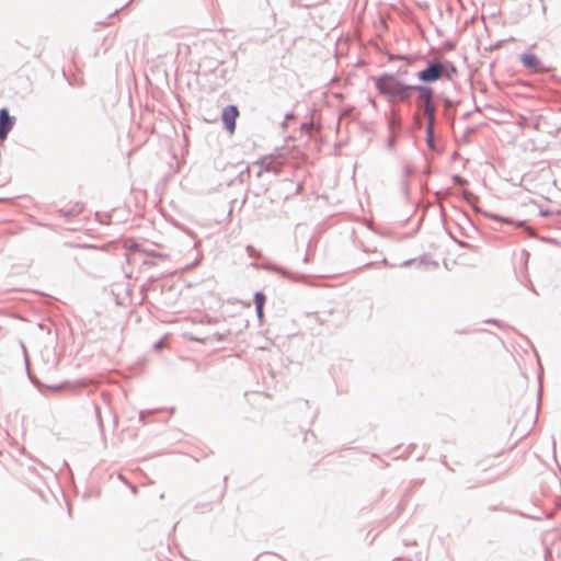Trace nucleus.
<instances>
[{
	"mask_svg": "<svg viewBox=\"0 0 561 561\" xmlns=\"http://www.w3.org/2000/svg\"><path fill=\"white\" fill-rule=\"evenodd\" d=\"M301 154V149L298 146L277 148L274 153L264 156L254 162V165L260 168L256 176L260 178L263 171L277 174L280 172L282 165L298 160Z\"/></svg>",
	"mask_w": 561,
	"mask_h": 561,
	"instance_id": "f257e3e1",
	"label": "nucleus"
},
{
	"mask_svg": "<svg viewBox=\"0 0 561 561\" xmlns=\"http://www.w3.org/2000/svg\"><path fill=\"white\" fill-rule=\"evenodd\" d=\"M377 90L385 95L389 102H404L410 98L413 85H408L397 79L393 75H382L374 79Z\"/></svg>",
	"mask_w": 561,
	"mask_h": 561,
	"instance_id": "f03ea898",
	"label": "nucleus"
},
{
	"mask_svg": "<svg viewBox=\"0 0 561 561\" xmlns=\"http://www.w3.org/2000/svg\"><path fill=\"white\" fill-rule=\"evenodd\" d=\"M190 142H170L164 159L168 161L169 171L163 175V180L169 181L174 174L181 171L185 164V157L188 153Z\"/></svg>",
	"mask_w": 561,
	"mask_h": 561,
	"instance_id": "7ed1b4c3",
	"label": "nucleus"
},
{
	"mask_svg": "<svg viewBox=\"0 0 561 561\" xmlns=\"http://www.w3.org/2000/svg\"><path fill=\"white\" fill-rule=\"evenodd\" d=\"M26 371L30 381L41 391L44 392V390H50L54 392H60V391H76L78 389H81L85 386L84 380H77V381H62L56 385H45L28 368V364L26 363Z\"/></svg>",
	"mask_w": 561,
	"mask_h": 561,
	"instance_id": "20e7f679",
	"label": "nucleus"
},
{
	"mask_svg": "<svg viewBox=\"0 0 561 561\" xmlns=\"http://www.w3.org/2000/svg\"><path fill=\"white\" fill-rule=\"evenodd\" d=\"M251 266H253L255 268H261V270H264L267 272L276 273L279 276H282L283 278H286L293 283L302 282L306 278V275H304V274L293 273L289 270H287L280 265L274 264L272 262H264L262 264L251 263Z\"/></svg>",
	"mask_w": 561,
	"mask_h": 561,
	"instance_id": "39448f33",
	"label": "nucleus"
},
{
	"mask_svg": "<svg viewBox=\"0 0 561 561\" xmlns=\"http://www.w3.org/2000/svg\"><path fill=\"white\" fill-rule=\"evenodd\" d=\"M520 61L523 65L534 72H546L549 68L545 67L540 59L533 53H525L520 55Z\"/></svg>",
	"mask_w": 561,
	"mask_h": 561,
	"instance_id": "423d86ee",
	"label": "nucleus"
},
{
	"mask_svg": "<svg viewBox=\"0 0 561 561\" xmlns=\"http://www.w3.org/2000/svg\"><path fill=\"white\" fill-rule=\"evenodd\" d=\"M238 116H239V111H238L237 106H234V105H229V106L225 107L222 111V115H221L222 123H224L225 127L228 129V131L230 133V135H232L236 130V121H237Z\"/></svg>",
	"mask_w": 561,
	"mask_h": 561,
	"instance_id": "0eeeda50",
	"label": "nucleus"
},
{
	"mask_svg": "<svg viewBox=\"0 0 561 561\" xmlns=\"http://www.w3.org/2000/svg\"><path fill=\"white\" fill-rule=\"evenodd\" d=\"M444 66L440 64H432L426 69L419 72V79L425 82L436 81L444 73Z\"/></svg>",
	"mask_w": 561,
	"mask_h": 561,
	"instance_id": "6e6552de",
	"label": "nucleus"
},
{
	"mask_svg": "<svg viewBox=\"0 0 561 561\" xmlns=\"http://www.w3.org/2000/svg\"><path fill=\"white\" fill-rule=\"evenodd\" d=\"M414 90L419 91L420 93V100L424 106L425 113L432 117L434 114V106L432 104L433 90L423 85L414 87Z\"/></svg>",
	"mask_w": 561,
	"mask_h": 561,
	"instance_id": "1a4fd4ad",
	"label": "nucleus"
},
{
	"mask_svg": "<svg viewBox=\"0 0 561 561\" xmlns=\"http://www.w3.org/2000/svg\"><path fill=\"white\" fill-rule=\"evenodd\" d=\"M483 215L489 219L500 221L503 224H507V225H513L514 227L524 229L525 231H527L529 229V226L527 225L526 220H515L512 217H504L499 214L489 213V211H484Z\"/></svg>",
	"mask_w": 561,
	"mask_h": 561,
	"instance_id": "9d476101",
	"label": "nucleus"
},
{
	"mask_svg": "<svg viewBox=\"0 0 561 561\" xmlns=\"http://www.w3.org/2000/svg\"><path fill=\"white\" fill-rule=\"evenodd\" d=\"M428 150L431 153L422 152V158L427 162L426 168L423 173L425 176H430L432 174L431 161L433 160L434 154H439L443 151L440 147V142H426Z\"/></svg>",
	"mask_w": 561,
	"mask_h": 561,
	"instance_id": "9b49d317",
	"label": "nucleus"
},
{
	"mask_svg": "<svg viewBox=\"0 0 561 561\" xmlns=\"http://www.w3.org/2000/svg\"><path fill=\"white\" fill-rule=\"evenodd\" d=\"M14 125V119L9 115L7 108L0 111V140H3Z\"/></svg>",
	"mask_w": 561,
	"mask_h": 561,
	"instance_id": "f8f14e48",
	"label": "nucleus"
},
{
	"mask_svg": "<svg viewBox=\"0 0 561 561\" xmlns=\"http://www.w3.org/2000/svg\"><path fill=\"white\" fill-rule=\"evenodd\" d=\"M83 208H84L83 204L80 202H77L70 208H60L57 210V213L61 217L72 218V217L80 215L82 213Z\"/></svg>",
	"mask_w": 561,
	"mask_h": 561,
	"instance_id": "ddd939ff",
	"label": "nucleus"
},
{
	"mask_svg": "<svg viewBox=\"0 0 561 561\" xmlns=\"http://www.w3.org/2000/svg\"><path fill=\"white\" fill-rule=\"evenodd\" d=\"M228 335H230V331L229 330H227L225 332H216V333H214L211 335H208L206 337L191 336V340L205 344L207 340H215L217 342H224V341L227 340Z\"/></svg>",
	"mask_w": 561,
	"mask_h": 561,
	"instance_id": "4468645a",
	"label": "nucleus"
},
{
	"mask_svg": "<svg viewBox=\"0 0 561 561\" xmlns=\"http://www.w3.org/2000/svg\"><path fill=\"white\" fill-rule=\"evenodd\" d=\"M253 302H254L255 307H257V306L264 307L265 302H266L265 294L262 290L255 291L254 296H253Z\"/></svg>",
	"mask_w": 561,
	"mask_h": 561,
	"instance_id": "2eb2a0df",
	"label": "nucleus"
},
{
	"mask_svg": "<svg viewBox=\"0 0 561 561\" xmlns=\"http://www.w3.org/2000/svg\"><path fill=\"white\" fill-rule=\"evenodd\" d=\"M245 252L247 254L252 257V259H255V260H259V259H263V253L261 251H259L257 249H255L253 245L251 244H248L245 247Z\"/></svg>",
	"mask_w": 561,
	"mask_h": 561,
	"instance_id": "dca6fc26",
	"label": "nucleus"
},
{
	"mask_svg": "<svg viewBox=\"0 0 561 561\" xmlns=\"http://www.w3.org/2000/svg\"><path fill=\"white\" fill-rule=\"evenodd\" d=\"M414 263H417L419 266H421V265H423L425 263V260L423 257H421V259H409V260H405L402 263H400L399 266L407 267V266H410V265H412Z\"/></svg>",
	"mask_w": 561,
	"mask_h": 561,
	"instance_id": "f3484780",
	"label": "nucleus"
},
{
	"mask_svg": "<svg viewBox=\"0 0 561 561\" xmlns=\"http://www.w3.org/2000/svg\"><path fill=\"white\" fill-rule=\"evenodd\" d=\"M414 174H415V169L413 168V165L405 163L403 165V175L405 178H410V176H413Z\"/></svg>",
	"mask_w": 561,
	"mask_h": 561,
	"instance_id": "a211bd4d",
	"label": "nucleus"
},
{
	"mask_svg": "<svg viewBox=\"0 0 561 561\" xmlns=\"http://www.w3.org/2000/svg\"><path fill=\"white\" fill-rule=\"evenodd\" d=\"M145 253L148 255V256H153V257H158V259H161V260H165L169 257V254H164V253H161V252H157L154 250H150V251H145Z\"/></svg>",
	"mask_w": 561,
	"mask_h": 561,
	"instance_id": "6ab92c4d",
	"label": "nucleus"
},
{
	"mask_svg": "<svg viewBox=\"0 0 561 561\" xmlns=\"http://www.w3.org/2000/svg\"><path fill=\"white\" fill-rule=\"evenodd\" d=\"M454 185H463L467 181L459 174H454L451 176Z\"/></svg>",
	"mask_w": 561,
	"mask_h": 561,
	"instance_id": "aec40b11",
	"label": "nucleus"
},
{
	"mask_svg": "<svg viewBox=\"0 0 561 561\" xmlns=\"http://www.w3.org/2000/svg\"><path fill=\"white\" fill-rule=\"evenodd\" d=\"M347 142H334L333 144V147H332V153L333 154H339L340 153V150L342 149V147L344 145H346Z\"/></svg>",
	"mask_w": 561,
	"mask_h": 561,
	"instance_id": "412c9836",
	"label": "nucleus"
},
{
	"mask_svg": "<svg viewBox=\"0 0 561 561\" xmlns=\"http://www.w3.org/2000/svg\"><path fill=\"white\" fill-rule=\"evenodd\" d=\"M536 150H537V148L535 147V142H533V141L524 142V151L535 152Z\"/></svg>",
	"mask_w": 561,
	"mask_h": 561,
	"instance_id": "4be33fe9",
	"label": "nucleus"
},
{
	"mask_svg": "<svg viewBox=\"0 0 561 561\" xmlns=\"http://www.w3.org/2000/svg\"><path fill=\"white\" fill-rule=\"evenodd\" d=\"M255 313H256V317L257 319L260 320V322H262L263 318H264V307H255Z\"/></svg>",
	"mask_w": 561,
	"mask_h": 561,
	"instance_id": "5701e85b",
	"label": "nucleus"
},
{
	"mask_svg": "<svg viewBox=\"0 0 561 561\" xmlns=\"http://www.w3.org/2000/svg\"><path fill=\"white\" fill-rule=\"evenodd\" d=\"M540 216L542 217H550L553 215V211L550 209H540L539 210Z\"/></svg>",
	"mask_w": 561,
	"mask_h": 561,
	"instance_id": "b1692460",
	"label": "nucleus"
},
{
	"mask_svg": "<svg viewBox=\"0 0 561 561\" xmlns=\"http://www.w3.org/2000/svg\"><path fill=\"white\" fill-rule=\"evenodd\" d=\"M95 412H96L98 420H99V426L103 427V421H102V417H101V412H100V408L99 407H95Z\"/></svg>",
	"mask_w": 561,
	"mask_h": 561,
	"instance_id": "393cba45",
	"label": "nucleus"
},
{
	"mask_svg": "<svg viewBox=\"0 0 561 561\" xmlns=\"http://www.w3.org/2000/svg\"><path fill=\"white\" fill-rule=\"evenodd\" d=\"M382 264L388 267H396V264L390 263L386 257L382 260Z\"/></svg>",
	"mask_w": 561,
	"mask_h": 561,
	"instance_id": "a878e982",
	"label": "nucleus"
},
{
	"mask_svg": "<svg viewBox=\"0 0 561 561\" xmlns=\"http://www.w3.org/2000/svg\"><path fill=\"white\" fill-rule=\"evenodd\" d=\"M442 463L449 470V471H454V469L448 465V462L446 461V457H443L442 458Z\"/></svg>",
	"mask_w": 561,
	"mask_h": 561,
	"instance_id": "bb28decb",
	"label": "nucleus"
},
{
	"mask_svg": "<svg viewBox=\"0 0 561 561\" xmlns=\"http://www.w3.org/2000/svg\"><path fill=\"white\" fill-rule=\"evenodd\" d=\"M397 142H387V149L392 151L396 148Z\"/></svg>",
	"mask_w": 561,
	"mask_h": 561,
	"instance_id": "cd10ccee",
	"label": "nucleus"
},
{
	"mask_svg": "<svg viewBox=\"0 0 561 561\" xmlns=\"http://www.w3.org/2000/svg\"><path fill=\"white\" fill-rule=\"evenodd\" d=\"M486 323H493V324H496V325H500V322L495 319H489L485 321Z\"/></svg>",
	"mask_w": 561,
	"mask_h": 561,
	"instance_id": "c85d7f7f",
	"label": "nucleus"
},
{
	"mask_svg": "<svg viewBox=\"0 0 561 561\" xmlns=\"http://www.w3.org/2000/svg\"><path fill=\"white\" fill-rule=\"evenodd\" d=\"M402 186L404 191H408L409 184L407 181H403Z\"/></svg>",
	"mask_w": 561,
	"mask_h": 561,
	"instance_id": "c756f323",
	"label": "nucleus"
},
{
	"mask_svg": "<svg viewBox=\"0 0 561 561\" xmlns=\"http://www.w3.org/2000/svg\"><path fill=\"white\" fill-rule=\"evenodd\" d=\"M457 152L455 151L453 154H451V159L455 160L457 158Z\"/></svg>",
	"mask_w": 561,
	"mask_h": 561,
	"instance_id": "7c9ffc66",
	"label": "nucleus"
},
{
	"mask_svg": "<svg viewBox=\"0 0 561 561\" xmlns=\"http://www.w3.org/2000/svg\"><path fill=\"white\" fill-rule=\"evenodd\" d=\"M304 262H305V263H308V262H309V256H308V255H305V257H304Z\"/></svg>",
	"mask_w": 561,
	"mask_h": 561,
	"instance_id": "2f4dec72",
	"label": "nucleus"
},
{
	"mask_svg": "<svg viewBox=\"0 0 561 561\" xmlns=\"http://www.w3.org/2000/svg\"><path fill=\"white\" fill-rule=\"evenodd\" d=\"M154 347H156V348L161 347V341H160V342H158V343H156V344H154Z\"/></svg>",
	"mask_w": 561,
	"mask_h": 561,
	"instance_id": "473e14b6",
	"label": "nucleus"
},
{
	"mask_svg": "<svg viewBox=\"0 0 561 561\" xmlns=\"http://www.w3.org/2000/svg\"><path fill=\"white\" fill-rule=\"evenodd\" d=\"M373 264H374L373 262H369V263L365 264L364 266L365 267H370Z\"/></svg>",
	"mask_w": 561,
	"mask_h": 561,
	"instance_id": "72a5a7b5",
	"label": "nucleus"
},
{
	"mask_svg": "<svg viewBox=\"0 0 561 561\" xmlns=\"http://www.w3.org/2000/svg\"><path fill=\"white\" fill-rule=\"evenodd\" d=\"M137 491V488L136 486H131V492H136Z\"/></svg>",
	"mask_w": 561,
	"mask_h": 561,
	"instance_id": "f704fd0d",
	"label": "nucleus"
},
{
	"mask_svg": "<svg viewBox=\"0 0 561 561\" xmlns=\"http://www.w3.org/2000/svg\"><path fill=\"white\" fill-rule=\"evenodd\" d=\"M154 280H156V278H153V277H150V278H149V282H150V283H153Z\"/></svg>",
	"mask_w": 561,
	"mask_h": 561,
	"instance_id": "c9c22d12",
	"label": "nucleus"
},
{
	"mask_svg": "<svg viewBox=\"0 0 561 561\" xmlns=\"http://www.w3.org/2000/svg\"><path fill=\"white\" fill-rule=\"evenodd\" d=\"M423 458H424V456L417 457V461L422 460Z\"/></svg>",
	"mask_w": 561,
	"mask_h": 561,
	"instance_id": "e433bc0d",
	"label": "nucleus"
},
{
	"mask_svg": "<svg viewBox=\"0 0 561 561\" xmlns=\"http://www.w3.org/2000/svg\"><path fill=\"white\" fill-rule=\"evenodd\" d=\"M3 145V142H0V146Z\"/></svg>",
	"mask_w": 561,
	"mask_h": 561,
	"instance_id": "4c0bfd02",
	"label": "nucleus"
}]
</instances>
